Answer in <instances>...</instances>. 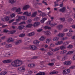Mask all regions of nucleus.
Here are the masks:
<instances>
[{"label": "nucleus", "mask_w": 75, "mask_h": 75, "mask_svg": "<svg viewBox=\"0 0 75 75\" xmlns=\"http://www.w3.org/2000/svg\"><path fill=\"white\" fill-rule=\"evenodd\" d=\"M23 64V62L18 59H16L14 60L11 63V65L15 67H17L18 66H20Z\"/></svg>", "instance_id": "f257e3e1"}, {"label": "nucleus", "mask_w": 75, "mask_h": 75, "mask_svg": "<svg viewBox=\"0 0 75 75\" xmlns=\"http://www.w3.org/2000/svg\"><path fill=\"white\" fill-rule=\"evenodd\" d=\"M50 49L49 51H50L51 52H54L55 51H58L59 50V47H57L55 48V49H52L51 47H50L49 48Z\"/></svg>", "instance_id": "f03ea898"}, {"label": "nucleus", "mask_w": 75, "mask_h": 75, "mask_svg": "<svg viewBox=\"0 0 75 75\" xmlns=\"http://www.w3.org/2000/svg\"><path fill=\"white\" fill-rule=\"evenodd\" d=\"M11 61H12V60L11 59H7L3 61L2 62L4 64H8L10 63Z\"/></svg>", "instance_id": "7ed1b4c3"}, {"label": "nucleus", "mask_w": 75, "mask_h": 75, "mask_svg": "<svg viewBox=\"0 0 75 75\" xmlns=\"http://www.w3.org/2000/svg\"><path fill=\"white\" fill-rule=\"evenodd\" d=\"M29 48L30 49L33 50H35L37 49V48L36 46L33 45L30 46Z\"/></svg>", "instance_id": "20e7f679"}, {"label": "nucleus", "mask_w": 75, "mask_h": 75, "mask_svg": "<svg viewBox=\"0 0 75 75\" xmlns=\"http://www.w3.org/2000/svg\"><path fill=\"white\" fill-rule=\"evenodd\" d=\"M40 25V23L39 22H36L33 24L34 27H37L39 25Z\"/></svg>", "instance_id": "39448f33"}, {"label": "nucleus", "mask_w": 75, "mask_h": 75, "mask_svg": "<svg viewBox=\"0 0 75 75\" xmlns=\"http://www.w3.org/2000/svg\"><path fill=\"white\" fill-rule=\"evenodd\" d=\"M63 72L64 74H68L71 72V70L69 69H66L63 70Z\"/></svg>", "instance_id": "423d86ee"}, {"label": "nucleus", "mask_w": 75, "mask_h": 75, "mask_svg": "<svg viewBox=\"0 0 75 75\" xmlns=\"http://www.w3.org/2000/svg\"><path fill=\"white\" fill-rule=\"evenodd\" d=\"M31 13L30 12L28 13V12H25L23 13V15H26L28 17H29V16H31Z\"/></svg>", "instance_id": "0eeeda50"}, {"label": "nucleus", "mask_w": 75, "mask_h": 75, "mask_svg": "<svg viewBox=\"0 0 75 75\" xmlns=\"http://www.w3.org/2000/svg\"><path fill=\"white\" fill-rule=\"evenodd\" d=\"M71 63L70 61H66L64 63V64L65 65H71Z\"/></svg>", "instance_id": "6e6552de"}, {"label": "nucleus", "mask_w": 75, "mask_h": 75, "mask_svg": "<svg viewBox=\"0 0 75 75\" xmlns=\"http://www.w3.org/2000/svg\"><path fill=\"white\" fill-rule=\"evenodd\" d=\"M66 10V8L65 7H63L62 8H60L59 10V11L60 12H64Z\"/></svg>", "instance_id": "1a4fd4ad"}, {"label": "nucleus", "mask_w": 75, "mask_h": 75, "mask_svg": "<svg viewBox=\"0 0 75 75\" xmlns=\"http://www.w3.org/2000/svg\"><path fill=\"white\" fill-rule=\"evenodd\" d=\"M35 66V65L34 64H29L28 65V67L30 68H33Z\"/></svg>", "instance_id": "9d476101"}, {"label": "nucleus", "mask_w": 75, "mask_h": 75, "mask_svg": "<svg viewBox=\"0 0 75 75\" xmlns=\"http://www.w3.org/2000/svg\"><path fill=\"white\" fill-rule=\"evenodd\" d=\"M64 35H65V34H64V33H59V34L58 35V36L59 37H63Z\"/></svg>", "instance_id": "9b49d317"}, {"label": "nucleus", "mask_w": 75, "mask_h": 75, "mask_svg": "<svg viewBox=\"0 0 75 75\" xmlns=\"http://www.w3.org/2000/svg\"><path fill=\"white\" fill-rule=\"evenodd\" d=\"M30 7V6L28 5H27L25 6L23 8V10H27L28 8Z\"/></svg>", "instance_id": "f8f14e48"}, {"label": "nucleus", "mask_w": 75, "mask_h": 75, "mask_svg": "<svg viewBox=\"0 0 75 75\" xmlns=\"http://www.w3.org/2000/svg\"><path fill=\"white\" fill-rule=\"evenodd\" d=\"M51 41V38H48L46 40V42L47 44L50 43V42Z\"/></svg>", "instance_id": "ddd939ff"}, {"label": "nucleus", "mask_w": 75, "mask_h": 75, "mask_svg": "<svg viewBox=\"0 0 75 75\" xmlns=\"http://www.w3.org/2000/svg\"><path fill=\"white\" fill-rule=\"evenodd\" d=\"M35 34V33L34 32H31L30 33H28L27 35L28 36V37H31L34 35Z\"/></svg>", "instance_id": "4468645a"}, {"label": "nucleus", "mask_w": 75, "mask_h": 75, "mask_svg": "<svg viewBox=\"0 0 75 75\" xmlns=\"http://www.w3.org/2000/svg\"><path fill=\"white\" fill-rule=\"evenodd\" d=\"M18 70L21 72V71L22 70H25V69L24 67H20L18 68Z\"/></svg>", "instance_id": "2eb2a0df"}, {"label": "nucleus", "mask_w": 75, "mask_h": 75, "mask_svg": "<svg viewBox=\"0 0 75 75\" xmlns=\"http://www.w3.org/2000/svg\"><path fill=\"white\" fill-rule=\"evenodd\" d=\"M21 40H19L16 42H15V44L16 45H18V44H20V43H21Z\"/></svg>", "instance_id": "dca6fc26"}, {"label": "nucleus", "mask_w": 75, "mask_h": 75, "mask_svg": "<svg viewBox=\"0 0 75 75\" xmlns=\"http://www.w3.org/2000/svg\"><path fill=\"white\" fill-rule=\"evenodd\" d=\"M12 47V45L11 44H8L6 45L5 47L6 48H10Z\"/></svg>", "instance_id": "f3484780"}, {"label": "nucleus", "mask_w": 75, "mask_h": 75, "mask_svg": "<svg viewBox=\"0 0 75 75\" xmlns=\"http://www.w3.org/2000/svg\"><path fill=\"white\" fill-rule=\"evenodd\" d=\"M37 12L35 11L33 13L32 15L31 16V17H35L37 16Z\"/></svg>", "instance_id": "a211bd4d"}, {"label": "nucleus", "mask_w": 75, "mask_h": 75, "mask_svg": "<svg viewBox=\"0 0 75 75\" xmlns=\"http://www.w3.org/2000/svg\"><path fill=\"white\" fill-rule=\"evenodd\" d=\"M45 75V73L44 72H41L38 73L36 74V75Z\"/></svg>", "instance_id": "6ab92c4d"}, {"label": "nucleus", "mask_w": 75, "mask_h": 75, "mask_svg": "<svg viewBox=\"0 0 75 75\" xmlns=\"http://www.w3.org/2000/svg\"><path fill=\"white\" fill-rule=\"evenodd\" d=\"M15 2H16V0H10L9 1V3H11V4L14 3Z\"/></svg>", "instance_id": "aec40b11"}, {"label": "nucleus", "mask_w": 75, "mask_h": 75, "mask_svg": "<svg viewBox=\"0 0 75 75\" xmlns=\"http://www.w3.org/2000/svg\"><path fill=\"white\" fill-rule=\"evenodd\" d=\"M20 17L21 20L22 19L23 20H26L27 19V18L25 17V16H20Z\"/></svg>", "instance_id": "412c9836"}, {"label": "nucleus", "mask_w": 75, "mask_h": 75, "mask_svg": "<svg viewBox=\"0 0 75 75\" xmlns=\"http://www.w3.org/2000/svg\"><path fill=\"white\" fill-rule=\"evenodd\" d=\"M57 25V23L54 22L51 23L50 26L51 27H54V26H55Z\"/></svg>", "instance_id": "4be33fe9"}, {"label": "nucleus", "mask_w": 75, "mask_h": 75, "mask_svg": "<svg viewBox=\"0 0 75 75\" xmlns=\"http://www.w3.org/2000/svg\"><path fill=\"white\" fill-rule=\"evenodd\" d=\"M59 47H60V49L61 50H65L66 48L65 46L64 45L60 46H59Z\"/></svg>", "instance_id": "5701e85b"}, {"label": "nucleus", "mask_w": 75, "mask_h": 75, "mask_svg": "<svg viewBox=\"0 0 75 75\" xmlns=\"http://www.w3.org/2000/svg\"><path fill=\"white\" fill-rule=\"evenodd\" d=\"M68 21L71 24H72L74 22V20L72 18H70L68 19Z\"/></svg>", "instance_id": "b1692460"}, {"label": "nucleus", "mask_w": 75, "mask_h": 75, "mask_svg": "<svg viewBox=\"0 0 75 75\" xmlns=\"http://www.w3.org/2000/svg\"><path fill=\"white\" fill-rule=\"evenodd\" d=\"M53 41H58L59 40V38L57 37H54L53 39Z\"/></svg>", "instance_id": "393cba45"}, {"label": "nucleus", "mask_w": 75, "mask_h": 75, "mask_svg": "<svg viewBox=\"0 0 75 75\" xmlns=\"http://www.w3.org/2000/svg\"><path fill=\"white\" fill-rule=\"evenodd\" d=\"M45 38H44V36H41L39 40L40 41H44V40H45Z\"/></svg>", "instance_id": "a878e982"}, {"label": "nucleus", "mask_w": 75, "mask_h": 75, "mask_svg": "<svg viewBox=\"0 0 75 75\" xmlns=\"http://www.w3.org/2000/svg\"><path fill=\"white\" fill-rule=\"evenodd\" d=\"M45 34L47 35H50L51 33L50 32V31H47L46 32H45Z\"/></svg>", "instance_id": "bb28decb"}, {"label": "nucleus", "mask_w": 75, "mask_h": 75, "mask_svg": "<svg viewBox=\"0 0 75 75\" xmlns=\"http://www.w3.org/2000/svg\"><path fill=\"white\" fill-rule=\"evenodd\" d=\"M40 16H42V17H44L46 16V14H45V13L41 12L40 14Z\"/></svg>", "instance_id": "cd10ccee"}, {"label": "nucleus", "mask_w": 75, "mask_h": 75, "mask_svg": "<svg viewBox=\"0 0 75 75\" xmlns=\"http://www.w3.org/2000/svg\"><path fill=\"white\" fill-rule=\"evenodd\" d=\"M16 32V30L11 31H9V33L10 34H13L15 33Z\"/></svg>", "instance_id": "c85d7f7f"}, {"label": "nucleus", "mask_w": 75, "mask_h": 75, "mask_svg": "<svg viewBox=\"0 0 75 75\" xmlns=\"http://www.w3.org/2000/svg\"><path fill=\"white\" fill-rule=\"evenodd\" d=\"M63 27V25H60L57 26V28H58V29H59V30H61V28H62V27Z\"/></svg>", "instance_id": "c756f323"}, {"label": "nucleus", "mask_w": 75, "mask_h": 75, "mask_svg": "<svg viewBox=\"0 0 75 75\" xmlns=\"http://www.w3.org/2000/svg\"><path fill=\"white\" fill-rule=\"evenodd\" d=\"M47 20V18H43L42 20H41L40 21V22L42 23H43L44 22V21H45V20Z\"/></svg>", "instance_id": "7c9ffc66"}, {"label": "nucleus", "mask_w": 75, "mask_h": 75, "mask_svg": "<svg viewBox=\"0 0 75 75\" xmlns=\"http://www.w3.org/2000/svg\"><path fill=\"white\" fill-rule=\"evenodd\" d=\"M7 74V71H3L1 73H0V75H4Z\"/></svg>", "instance_id": "2f4dec72"}, {"label": "nucleus", "mask_w": 75, "mask_h": 75, "mask_svg": "<svg viewBox=\"0 0 75 75\" xmlns=\"http://www.w3.org/2000/svg\"><path fill=\"white\" fill-rule=\"evenodd\" d=\"M32 26H33V24H30L28 25H26V27L27 28H31Z\"/></svg>", "instance_id": "473e14b6"}, {"label": "nucleus", "mask_w": 75, "mask_h": 75, "mask_svg": "<svg viewBox=\"0 0 75 75\" xmlns=\"http://www.w3.org/2000/svg\"><path fill=\"white\" fill-rule=\"evenodd\" d=\"M39 42H40V41L37 40H35L33 42L34 44H38Z\"/></svg>", "instance_id": "72a5a7b5"}, {"label": "nucleus", "mask_w": 75, "mask_h": 75, "mask_svg": "<svg viewBox=\"0 0 75 75\" xmlns=\"http://www.w3.org/2000/svg\"><path fill=\"white\" fill-rule=\"evenodd\" d=\"M74 52V51H70L67 52V55H71V54H72V53H73Z\"/></svg>", "instance_id": "f704fd0d"}, {"label": "nucleus", "mask_w": 75, "mask_h": 75, "mask_svg": "<svg viewBox=\"0 0 75 75\" xmlns=\"http://www.w3.org/2000/svg\"><path fill=\"white\" fill-rule=\"evenodd\" d=\"M72 33H67L66 34V35L67 36H68V37H71V36H72Z\"/></svg>", "instance_id": "c9c22d12"}, {"label": "nucleus", "mask_w": 75, "mask_h": 75, "mask_svg": "<svg viewBox=\"0 0 75 75\" xmlns=\"http://www.w3.org/2000/svg\"><path fill=\"white\" fill-rule=\"evenodd\" d=\"M69 43H70V42H66L63 43V45H68Z\"/></svg>", "instance_id": "e433bc0d"}, {"label": "nucleus", "mask_w": 75, "mask_h": 75, "mask_svg": "<svg viewBox=\"0 0 75 75\" xmlns=\"http://www.w3.org/2000/svg\"><path fill=\"white\" fill-rule=\"evenodd\" d=\"M9 18L10 17L8 16H6L5 18V21H8V20H9Z\"/></svg>", "instance_id": "4c0bfd02"}, {"label": "nucleus", "mask_w": 75, "mask_h": 75, "mask_svg": "<svg viewBox=\"0 0 75 75\" xmlns=\"http://www.w3.org/2000/svg\"><path fill=\"white\" fill-rule=\"evenodd\" d=\"M21 11V8H19L18 9H16V12L17 13H18V12H20Z\"/></svg>", "instance_id": "58836bf2"}, {"label": "nucleus", "mask_w": 75, "mask_h": 75, "mask_svg": "<svg viewBox=\"0 0 75 75\" xmlns=\"http://www.w3.org/2000/svg\"><path fill=\"white\" fill-rule=\"evenodd\" d=\"M33 4L35 6H36V4H38L39 5H42V4L41 3H35V4H34V2H33Z\"/></svg>", "instance_id": "ea45409f"}, {"label": "nucleus", "mask_w": 75, "mask_h": 75, "mask_svg": "<svg viewBox=\"0 0 75 75\" xmlns=\"http://www.w3.org/2000/svg\"><path fill=\"white\" fill-rule=\"evenodd\" d=\"M60 21H61L64 22V21L65 20V18H61L60 19Z\"/></svg>", "instance_id": "a19ab883"}, {"label": "nucleus", "mask_w": 75, "mask_h": 75, "mask_svg": "<svg viewBox=\"0 0 75 75\" xmlns=\"http://www.w3.org/2000/svg\"><path fill=\"white\" fill-rule=\"evenodd\" d=\"M44 29H51V28L48 26H45L44 27Z\"/></svg>", "instance_id": "79ce46f5"}, {"label": "nucleus", "mask_w": 75, "mask_h": 75, "mask_svg": "<svg viewBox=\"0 0 75 75\" xmlns=\"http://www.w3.org/2000/svg\"><path fill=\"white\" fill-rule=\"evenodd\" d=\"M51 22L50 21H49L47 22V25H51Z\"/></svg>", "instance_id": "37998d69"}, {"label": "nucleus", "mask_w": 75, "mask_h": 75, "mask_svg": "<svg viewBox=\"0 0 75 75\" xmlns=\"http://www.w3.org/2000/svg\"><path fill=\"white\" fill-rule=\"evenodd\" d=\"M54 7H57V6H58V3L57 2L55 1L54 2Z\"/></svg>", "instance_id": "c03bdc74"}, {"label": "nucleus", "mask_w": 75, "mask_h": 75, "mask_svg": "<svg viewBox=\"0 0 75 75\" xmlns=\"http://www.w3.org/2000/svg\"><path fill=\"white\" fill-rule=\"evenodd\" d=\"M57 74V72L53 71L50 73V75H52L53 74Z\"/></svg>", "instance_id": "a18cd8bd"}, {"label": "nucleus", "mask_w": 75, "mask_h": 75, "mask_svg": "<svg viewBox=\"0 0 75 75\" xmlns=\"http://www.w3.org/2000/svg\"><path fill=\"white\" fill-rule=\"evenodd\" d=\"M23 29V28L22 26H19L18 28V30H22Z\"/></svg>", "instance_id": "49530a36"}, {"label": "nucleus", "mask_w": 75, "mask_h": 75, "mask_svg": "<svg viewBox=\"0 0 75 75\" xmlns=\"http://www.w3.org/2000/svg\"><path fill=\"white\" fill-rule=\"evenodd\" d=\"M15 16L16 14L14 13H13L10 16L12 18H13V17H15Z\"/></svg>", "instance_id": "de8ad7c7"}, {"label": "nucleus", "mask_w": 75, "mask_h": 75, "mask_svg": "<svg viewBox=\"0 0 75 75\" xmlns=\"http://www.w3.org/2000/svg\"><path fill=\"white\" fill-rule=\"evenodd\" d=\"M25 35V34H22L21 35H19V36L20 37H24Z\"/></svg>", "instance_id": "09e8293b"}, {"label": "nucleus", "mask_w": 75, "mask_h": 75, "mask_svg": "<svg viewBox=\"0 0 75 75\" xmlns=\"http://www.w3.org/2000/svg\"><path fill=\"white\" fill-rule=\"evenodd\" d=\"M49 66H53L54 65V63H50L47 64Z\"/></svg>", "instance_id": "8fccbe9b"}, {"label": "nucleus", "mask_w": 75, "mask_h": 75, "mask_svg": "<svg viewBox=\"0 0 75 75\" xmlns=\"http://www.w3.org/2000/svg\"><path fill=\"white\" fill-rule=\"evenodd\" d=\"M20 20H21V17L20 16H18V19H16V21H19Z\"/></svg>", "instance_id": "3c124183"}, {"label": "nucleus", "mask_w": 75, "mask_h": 75, "mask_svg": "<svg viewBox=\"0 0 75 75\" xmlns=\"http://www.w3.org/2000/svg\"><path fill=\"white\" fill-rule=\"evenodd\" d=\"M74 68H75V66H71L69 68V69H74Z\"/></svg>", "instance_id": "603ef678"}, {"label": "nucleus", "mask_w": 75, "mask_h": 75, "mask_svg": "<svg viewBox=\"0 0 75 75\" xmlns=\"http://www.w3.org/2000/svg\"><path fill=\"white\" fill-rule=\"evenodd\" d=\"M17 8V7H14L12 8L11 9V10H12V11H14V10H16Z\"/></svg>", "instance_id": "864d4df0"}, {"label": "nucleus", "mask_w": 75, "mask_h": 75, "mask_svg": "<svg viewBox=\"0 0 75 75\" xmlns=\"http://www.w3.org/2000/svg\"><path fill=\"white\" fill-rule=\"evenodd\" d=\"M6 41L7 42H11V39L10 38H8V39Z\"/></svg>", "instance_id": "5fc2aeb1"}, {"label": "nucleus", "mask_w": 75, "mask_h": 75, "mask_svg": "<svg viewBox=\"0 0 75 75\" xmlns=\"http://www.w3.org/2000/svg\"><path fill=\"white\" fill-rule=\"evenodd\" d=\"M73 47V45H69V46L67 47L68 48H71Z\"/></svg>", "instance_id": "6e6d98bb"}, {"label": "nucleus", "mask_w": 75, "mask_h": 75, "mask_svg": "<svg viewBox=\"0 0 75 75\" xmlns=\"http://www.w3.org/2000/svg\"><path fill=\"white\" fill-rule=\"evenodd\" d=\"M56 61V60H55V59H52L51 60V61L52 62H55Z\"/></svg>", "instance_id": "4d7b16f0"}, {"label": "nucleus", "mask_w": 75, "mask_h": 75, "mask_svg": "<svg viewBox=\"0 0 75 75\" xmlns=\"http://www.w3.org/2000/svg\"><path fill=\"white\" fill-rule=\"evenodd\" d=\"M37 58H38V56H34L32 57L31 59H37Z\"/></svg>", "instance_id": "13d9d810"}, {"label": "nucleus", "mask_w": 75, "mask_h": 75, "mask_svg": "<svg viewBox=\"0 0 75 75\" xmlns=\"http://www.w3.org/2000/svg\"><path fill=\"white\" fill-rule=\"evenodd\" d=\"M7 56V53H4L3 54V57H6Z\"/></svg>", "instance_id": "bf43d9fd"}, {"label": "nucleus", "mask_w": 75, "mask_h": 75, "mask_svg": "<svg viewBox=\"0 0 75 75\" xmlns=\"http://www.w3.org/2000/svg\"><path fill=\"white\" fill-rule=\"evenodd\" d=\"M40 51H45V50L44 49V48H42L40 49Z\"/></svg>", "instance_id": "052dcab7"}, {"label": "nucleus", "mask_w": 75, "mask_h": 75, "mask_svg": "<svg viewBox=\"0 0 75 75\" xmlns=\"http://www.w3.org/2000/svg\"><path fill=\"white\" fill-rule=\"evenodd\" d=\"M31 19H29L27 21V23H31Z\"/></svg>", "instance_id": "680f3d73"}, {"label": "nucleus", "mask_w": 75, "mask_h": 75, "mask_svg": "<svg viewBox=\"0 0 75 75\" xmlns=\"http://www.w3.org/2000/svg\"><path fill=\"white\" fill-rule=\"evenodd\" d=\"M18 23L17 22H13V25H17Z\"/></svg>", "instance_id": "e2e57ef3"}, {"label": "nucleus", "mask_w": 75, "mask_h": 75, "mask_svg": "<svg viewBox=\"0 0 75 75\" xmlns=\"http://www.w3.org/2000/svg\"><path fill=\"white\" fill-rule=\"evenodd\" d=\"M42 3H43V4H45V5H46V6H47L48 5L47 2H45V1H42Z\"/></svg>", "instance_id": "0e129e2a"}, {"label": "nucleus", "mask_w": 75, "mask_h": 75, "mask_svg": "<svg viewBox=\"0 0 75 75\" xmlns=\"http://www.w3.org/2000/svg\"><path fill=\"white\" fill-rule=\"evenodd\" d=\"M14 21V19L11 20L9 21V23H12V22H13Z\"/></svg>", "instance_id": "69168bd1"}, {"label": "nucleus", "mask_w": 75, "mask_h": 75, "mask_svg": "<svg viewBox=\"0 0 75 75\" xmlns=\"http://www.w3.org/2000/svg\"><path fill=\"white\" fill-rule=\"evenodd\" d=\"M25 22L23 21V22H21L19 23V25H20L21 24H25Z\"/></svg>", "instance_id": "338daca9"}, {"label": "nucleus", "mask_w": 75, "mask_h": 75, "mask_svg": "<svg viewBox=\"0 0 75 75\" xmlns=\"http://www.w3.org/2000/svg\"><path fill=\"white\" fill-rule=\"evenodd\" d=\"M59 45H60V44H61L63 43V41H60L58 42Z\"/></svg>", "instance_id": "774afa93"}]
</instances>
